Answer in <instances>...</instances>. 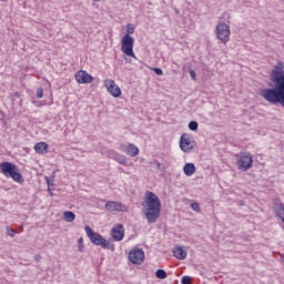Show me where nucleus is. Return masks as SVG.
Instances as JSON below:
<instances>
[{"instance_id": "f257e3e1", "label": "nucleus", "mask_w": 284, "mask_h": 284, "mask_svg": "<svg viewBox=\"0 0 284 284\" xmlns=\"http://www.w3.org/2000/svg\"><path fill=\"white\" fill-rule=\"evenodd\" d=\"M271 81L274 88L260 90V97L271 105L284 108V64L277 61L271 71Z\"/></svg>"}, {"instance_id": "f03ea898", "label": "nucleus", "mask_w": 284, "mask_h": 284, "mask_svg": "<svg viewBox=\"0 0 284 284\" xmlns=\"http://www.w3.org/2000/svg\"><path fill=\"white\" fill-rule=\"evenodd\" d=\"M142 205L145 209L144 216L148 223H156L159 216H161V200L159 195L148 191Z\"/></svg>"}, {"instance_id": "7ed1b4c3", "label": "nucleus", "mask_w": 284, "mask_h": 284, "mask_svg": "<svg viewBox=\"0 0 284 284\" xmlns=\"http://www.w3.org/2000/svg\"><path fill=\"white\" fill-rule=\"evenodd\" d=\"M84 231L87 232V236L91 241V243H93V245H98L103 250H110L111 252H114V244H112V242L103 237V235L94 232V230H92V227L90 226H85Z\"/></svg>"}, {"instance_id": "20e7f679", "label": "nucleus", "mask_w": 284, "mask_h": 284, "mask_svg": "<svg viewBox=\"0 0 284 284\" xmlns=\"http://www.w3.org/2000/svg\"><path fill=\"white\" fill-rule=\"evenodd\" d=\"M0 170L6 176V179H12L16 183H24L23 175L19 172V166L12 164L11 162H1Z\"/></svg>"}, {"instance_id": "39448f33", "label": "nucleus", "mask_w": 284, "mask_h": 284, "mask_svg": "<svg viewBox=\"0 0 284 284\" xmlns=\"http://www.w3.org/2000/svg\"><path fill=\"white\" fill-rule=\"evenodd\" d=\"M236 165L240 170H243V172L251 170L252 165H254V158L252 156V153L241 152L237 155Z\"/></svg>"}, {"instance_id": "423d86ee", "label": "nucleus", "mask_w": 284, "mask_h": 284, "mask_svg": "<svg viewBox=\"0 0 284 284\" xmlns=\"http://www.w3.org/2000/svg\"><path fill=\"white\" fill-rule=\"evenodd\" d=\"M230 26L225 22H219L215 28V34L216 39L221 41V43H224V45L230 41V34H231Z\"/></svg>"}, {"instance_id": "0eeeda50", "label": "nucleus", "mask_w": 284, "mask_h": 284, "mask_svg": "<svg viewBox=\"0 0 284 284\" xmlns=\"http://www.w3.org/2000/svg\"><path fill=\"white\" fill-rule=\"evenodd\" d=\"M122 52L126 54V57L136 59V55L134 54V38L129 34H125L122 38Z\"/></svg>"}, {"instance_id": "6e6552de", "label": "nucleus", "mask_w": 284, "mask_h": 284, "mask_svg": "<svg viewBox=\"0 0 284 284\" xmlns=\"http://www.w3.org/2000/svg\"><path fill=\"white\" fill-rule=\"evenodd\" d=\"M129 261L133 263V265H141L143 261H145V252L143 248H133L129 252Z\"/></svg>"}, {"instance_id": "1a4fd4ad", "label": "nucleus", "mask_w": 284, "mask_h": 284, "mask_svg": "<svg viewBox=\"0 0 284 284\" xmlns=\"http://www.w3.org/2000/svg\"><path fill=\"white\" fill-rule=\"evenodd\" d=\"M180 148L182 152H192L194 150V139L191 135L182 134L180 138Z\"/></svg>"}, {"instance_id": "9d476101", "label": "nucleus", "mask_w": 284, "mask_h": 284, "mask_svg": "<svg viewBox=\"0 0 284 284\" xmlns=\"http://www.w3.org/2000/svg\"><path fill=\"white\" fill-rule=\"evenodd\" d=\"M104 207L106 212H125L128 210L123 203L116 201L106 202Z\"/></svg>"}, {"instance_id": "9b49d317", "label": "nucleus", "mask_w": 284, "mask_h": 284, "mask_svg": "<svg viewBox=\"0 0 284 284\" xmlns=\"http://www.w3.org/2000/svg\"><path fill=\"white\" fill-rule=\"evenodd\" d=\"M273 210L277 219H281L282 223H284V204L281 201V199L278 197L273 199Z\"/></svg>"}, {"instance_id": "f8f14e48", "label": "nucleus", "mask_w": 284, "mask_h": 284, "mask_svg": "<svg viewBox=\"0 0 284 284\" xmlns=\"http://www.w3.org/2000/svg\"><path fill=\"white\" fill-rule=\"evenodd\" d=\"M104 85H105L108 92H110L113 97H115V98L121 97V88H119V85H116L114 80H105Z\"/></svg>"}, {"instance_id": "ddd939ff", "label": "nucleus", "mask_w": 284, "mask_h": 284, "mask_svg": "<svg viewBox=\"0 0 284 284\" xmlns=\"http://www.w3.org/2000/svg\"><path fill=\"white\" fill-rule=\"evenodd\" d=\"M121 152L128 154L129 156H139V148L133 143L121 144L120 145Z\"/></svg>"}, {"instance_id": "4468645a", "label": "nucleus", "mask_w": 284, "mask_h": 284, "mask_svg": "<svg viewBox=\"0 0 284 284\" xmlns=\"http://www.w3.org/2000/svg\"><path fill=\"white\" fill-rule=\"evenodd\" d=\"M111 236L113 241H123V236H125V229L123 227V224L113 226L111 230Z\"/></svg>"}, {"instance_id": "2eb2a0df", "label": "nucleus", "mask_w": 284, "mask_h": 284, "mask_svg": "<svg viewBox=\"0 0 284 284\" xmlns=\"http://www.w3.org/2000/svg\"><path fill=\"white\" fill-rule=\"evenodd\" d=\"M75 80L78 83H92L94 81V78L90 75L87 71L80 70L75 73Z\"/></svg>"}, {"instance_id": "dca6fc26", "label": "nucleus", "mask_w": 284, "mask_h": 284, "mask_svg": "<svg viewBox=\"0 0 284 284\" xmlns=\"http://www.w3.org/2000/svg\"><path fill=\"white\" fill-rule=\"evenodd\" d=\"M173 256L179 261H185V258H187V251L183 246H176L173 250Z\"/></svg>"}, {"instance_id": "f3484780", "label": "nucleus", "mask_w": 284, "mask_h": 284, "mask_svg": "<svg viewBox=\"0 0 284 284\" xmlns=\"http://www.w3.org/2000/svg\"><path fill=\"white\" fill-rule=\"evenodd\" d=\"M110 156L113 161L120 163V165H125L128 163V158L121 153H116L115 151H109Z\"/></svg>"}, {"instance_id": "a211bd4d", "label": "nucleus", "mask_w": 284, "mask_h": 284, "mask_svg": "<svg viewBox=\"0 0 284 284\" xmlns=\"http://www.w3.org/2000/svg\"><path fill=\"white\" fill-rule=\"evenodd\" d=\"M34 151L37 154H48V143L45 142L36 143Z\"/></svg>"}, {"instance_id": "6ab92c4d", "label": "nucleus", "mask_w": 284, "mask_h": 284, "mask_svg": "<svg viewBox=\"0 0 284 284\" xmlns=\"http://www.w3.org/2000/svg\"><path fill=\"white\" fill-rule=\"evenodd\" d=\"M183 172L186 176H192L196 172V166L194 163H186L183 166Z\"/></svg>"}, {"instance_id": "aec40b11", "label": "nucleus", "mask_w": 284, "mask_h": 284, "mask_svg": "<svg viewBox=\"0 0 284 284\" xmlns=\"http://www.w3.org/2000/svg\"><path fill=\"white\" fill-rule=\"evenodd\" d=\"M63 219L67 223H72V221H74V219H77V215L72 211H65L63 213Z\"/></svg>"}, {"instance_id": "412c9836", "label": "nucleus", "mask_w": 284, "mask_h": 284, "mask_svg": "<svg viewBox=\"0 0 284 284\" xmlns=\"http://www.w3.org/2000/svg\"><path fill=\"white\" fill-rule=\"evenodd\" d=\"M155 276L156 278H168V273L165 272V270H161L159 268L156 272H155Z\"/></svg>"}, {"instance_id": "4be33fe9", "label": "nucleus", "mask_w": 284, "mask_h": 284, "mask_svg": "<svg viewBox=\"0 0 284 284\" xmlns=\"http://www.w3.org/2000/svg\"><path fill=\"white\" fill-rule=\"evenodd\" d=\"M189 130H192V132H196V130H199V122L196 121H191L189 123Z\"/></svg>"}, {"instance_id": "5701e85b", "label": "nucleus", "mask_w": 284, "mask_h": 284, "mask_svg": "<svg viewBox=\"0 0 284 284\" xmlns=\"http://www.w3.org/2000/svg\"><path fill=\"white\" fill-rule=\"evenodd\" d=\"M6 231H7V236H11V239H14V234L17 233L14 229H10V226H7Z\"/></svg>"}, {"instance_id": "b1692460", "label": "nucleus", "mask_w": 284, "mask_h": 284, "mask_svg": "<svg viewBox=\"0 0 284 284\" xmlns=\"http://www.w3.org/2000/svg\"><path fill=\"white\" fill-rule=\"evenodd\" d=\"M191 209L194 212H201V205H199V203H196V202L191 203Z\"/></svg>"}, {"instance_id": "393cba45", "label": "nucleus", "mask_w": 284, "mask_h": 284, "mask_svg": "<svg viewBox=\"0 0 284 284\" xmlns=\"http://www.w3.org/2000/svg\"><path fill=\"white\" fill-rule=\"evenodd\" d=\"M181 283H182V284H192V277L185 275V276L182 277Z\"/></svg>"}, {"instance_id": "a878e982", "label": "nucleus", "mask_w": 284, "mask_h": 284, "mask_svg": "<svg viewBox=\"0 0 284 284\" xmlns=\"http://www.w3.org/2000/svg\"><path fill=\"white\" fill-rule=\"evenodd\" d=\"M44 181L47 185L50 187V185H54V179H50L49 176H44Z\"/></svg>"}, {"instance_id": "bb28decb", "label": "nucleus", "mask_w": 284, "mask_h": 284, "mask_svg": "<svg viewBox=\"0 0 284 284\" xmlns=\"http://www.w3.org/2000/svg\"><path fill=\"white\" fill-rule=\"evenodd\" d=\"M126 34L130 37V34H134V27L132 24H128L126 27Z\"/></svg>"}, {"instance_id": "cd10ccee", "label": "nucleus", "mask_w": 284, "mask_h": 284, "mask_svg": "<svg viewBox=\"0 0 284 284\" xmlns=\"http://www.w3.org/2000/svg\"><path fill=\"white\" fill-rule=\"evenodd\" d=\"M37 99H43V88H38V90H37Z\"/></svg>"}, {"instance_id": "c85d7f7f", "label": "nucleus", "mask_w": 284, "mask_h": 284, "mask_svg": "<svg viewBox=\"0 0 284 284\" xmlns=\"http://www.w3.org/2000/svg\"><path fill=\"white\" fill-rule=\"evenodd\" d=\"M189 74H190V77L193 79V81H196V71H194L193 69H191V70L189 71Z\"/></svg>"}, {"instance_id": "c756f323", "label": "nucleus", "mask_w": 284, "mask_h": 284, "mask_svg": "<svg viewBox=\"0 0 284 284\" xmlns=\"http://www.w3.org/2000/svg\"><path fill=\"white\" fill-rule=\"evenodd\" d=\"M78 243H79V252H83V237H80Z\"/></svg>"}, {"instance_id": "7c9ffc66", "label": "nucleus", "mask_w": 284, "mask_h": 284, "mask_svg": "<svg viewBox=\"0 0 284 284\" xmlns=\"http://www.w3.org/2000/svg\"><path fill=\"white\" fill-rule=\"evenodd\" d=\"M153 71L155 72V74H158L159 77H161V74H163V70L161 68H154Z\"/></svg>"}, {"instance_id": "2f4dec72", "label": "nucleus", "mask_w": 284, "mask_h": 284, "mask_svg": "<svg viewBox=\"0 0 284 284\" xmlns=\"http://www.w3.org/2000/svg\"><path fill=\"white\" fill-rule=\"evenodd\" d=\"M223 17H226V21L227 23H230V19H231L230 13H223Z\"/></svg>"}, {"instance_id": "473e14b6", "label": "nucleus", "mask_w": 284, "mask_h": 284, "mask_svg": "<svg viewBox=\"0 0 284 284\" xmlns=\"http://www.w3.org/2000/svg\"><path fill=\"white\" fill-rule=\"evenodd\" d=\"M156 166H158V170H161V164L160 162H155Z\"/></svg>"}, {"instance_id": "72a5a7b5", "label": "nucleus", "mask_w": 284, "mask_h": 284, "mask_svg": "<svg viewBox=\"0 0 284 284\" xmlns=\"http://www.w3.org/2000/svg\"><path fill=\"white\" fill-rule=\"evenodd\" d=\"M2 2H6V1H8V0H1Z\"/></svg>"}, {"instance_id": "f704fd0d", "label": "nucleus", "mask_w": 284, "mask_h": 284, "mask_svg": "<svg viewBox=\"0 0 284 284\" xmlns=\"http://www.w3.org/2000/svg\"><path fill=\"white\" fill-rule=\"evenodd\" d=\"M37 261H39V257H36Z\"/></svg>"}]
</instances>
